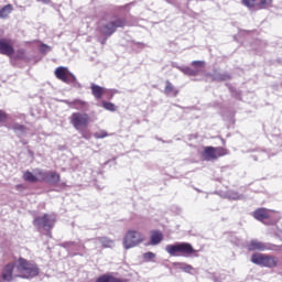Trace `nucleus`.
<instances>
[{"instance_id":"nucleus-1","label":"nucleus","mask_w":282,"mask_h":282,"mask_svg":"<svg viewBox=\"0 0 282 282\" xmlns=\"http://www.w3.org/2000/svg\"><path fill=\"white\" fill-rule=\"evenodd\" d=\"M91 122V117L87 112H73L69 117V123L78 133H80L84 140H89L91 133L89 132V123Z\"/></svg>"},{"instance_id":"nucleus-2","label":"nucleus","mask_w":282,"mask_h":282,"mask_svg":"<svg viewBox=\"0 0 282 282\" xmlns=\"http://www.w3.org/2000/svg\"><path fill=\"white\" fill-rule=\"evenodd\" d=\"M17 270L20 272V275L15 276H19L20 279H34L41 274L39 264L24 258L18 259Z\"/></svg>"},{"instance_id":"nucleus-3","label":"nucleus","mask_w":282,"mask_h":282,"mask_svg":"<svg viewBox=\"0 0 282 282\" xmlns=\"http://www.w3.org/2000/svg\"><path fill=\"white\" fill-rule=\"evenodd\" d=\"M165 251L171 257H193V254H196L197 250L193 248V245L188 242H178L175 245H167L165 247Z\"/></svg>"},{"instance_id":"nucleus-4","label":"nucleus","mask_w":282,"mask_h":282,"mask_svg":"<svg viewBox=\"0 0 282 282\" xmlns=\"http://www.w3.org/2000/svg\"><path fill=\"white\" fill-rule=\"evenodd\" d=\"M251 263L260 265V268H276L279 258L268 253L256 252L251 256Z\"/></svg>"},{"instance_id":"nucleus-5","label":"nucleus","mask_w":282,"mask_h":282,"mask_svg":"<svg viewBox=\"0 0 282 282\" xmlns=\"http://www.w3.org/2000/svg\"><path fill=\"white\" fill-rule=\"evenodd\" d=\"M252 217L253 219H257V221H261L267 226H272L276 221V212L265 207H260L252 213Z\"/></svg>"},{"instance_id":"nucleus-6","label":"nucleus","mask_w":282,"mask_h":282,"mask_svg":"<svg viewBox=\"0 0 282 282\" xmlns=\"http://www.w3.org/2000/svg\"><path fill=\"white\" fill-rule=\"evenodd\" d=\"M225 155H228V149L223 147H205L202 152V158L205 162H215V160H219Z\"/></svg>"},{"instance_id":"nucleus-7","label":"nucleus","mask_w":282,"mask_h":282,"mask_svg":"<svg viewBox=\"0 0 282 282\" xmlns=\"http://www.w3.org/2000/svg\"><path fill=\"white\" fill-rule=\"evenodd\" d=\"M144 241V236L138 230H129L123 238V246L126 250L135 248Z\"/></svg>"},{"instance_id":"nucleus-8","label":"nucleus","mask_w":282,"mask_h":282,"mask_svg":"<svg viewBox=\"0 0 282 282\" xmlns=\"http://www.w3.org/2000/svg\"><path fill=\"white\" fill-rule=\"evenodd\" d=\"M124 25H127V20L122 18H117L115 21H110L105 24L101 28V33L105 36H111L116 32V30H118V28H124Z\"/></svg>"},{"instance_id":"nucleus-9","label":"nucleus","mask_w":282,"mask_h":282,"mask_svg":"<svg viewBox=\"0 0 282 282\" xmlns=\"http://www.w3.org/2000/svg\"><path fill=\"white\" fill-rule=\"evenodd\" d=\"M54 74L57 80H62V83H66V85H69V83H76V76L65 66L57 67Z\"/></svg>"},{"instance_id":"nucleus-10","label":"nucleus","mask_w":282,"mask_h":282,"mask_svg":"<svg viewBox=\"0 0 282 282\" xmlns=\"http://www.w3.org/2000/svg\"><path fill=\"white\" fill-rule=\"evenodd\" d=\"M0 54L3 56H14V43L12 40L0 37Z\"/></svg>"},{"instance_id":"nucleus-11","label":"nucleus","mask_w":282,"mask_h":282,"mask_svg":"<svg viewBox=\"0 0 282 282\" xmlns=\"http://www.w3.org/2000/svg\"><path fill=\"white\" fill-rule=\"evenodd\" d=\"M54 219L50 217V215L44 214L41 217H36L33 221L34 226H37V228H45V229H52L54 228Z\"/></svg>"},{"instance_id":"nucleus-12","label":"nucleus","mask_w":282,"mask_h":282,"mask_svg":"<svg viewBox=\"0 0 282 282\" xmlns=\"http://www.w3.org/2000/svg\"><path fill=\"white\" fill-rule=\"evenodd\" d=\"M1 279H2L3 282L14 281V263H12V262L7 263L2 268Z\"/></svg>"},{"instance_id":"nucleus-13","label":"nucleus","mask_w":282,"mask_h":282,"mask_svg":"<svg viewBox=\"0 0 282 282\" xmlns=\"http://www.w3.org/2000/svg\"><path fill=\"white\" fill-rule=\"evenodd\" d=\"M247 250L249 252H265V243L257 239L250 240L247 245Z\"/></svg>"},{"instance_id":"nucleus-14","label":"nucleus","mask_w":282,"mask_h":282,"mask_svg":"<svg viewBox=\"0 0 282 282\" xmlns=\"http://www.w3.org/2000/svg\"><path fill=\"white\" fill-rule=\"evenodd\" d=\"M43 177V182H47V184H58L61 182V174L56 172H43L40 174Z\"/></svg>"},{"instance_id":"nucleus-15","label":"nucleus","mask_w":282,"mask_h":282,"mask_svg":"<svg viewBox=\"0 0 282 282\" xmlns=\"http://www.w3.org/2000/svg\"><path fill=\"white\" fill-rule=\"evenodd\" d=\"M43 171H39L36 175H34L32 172L26 171L23 174L24 182H30L31 184H36V182H43V175H41Z\"/></svg>"},{"instance_id":"nucleus-16","label":"nucleus","mask_w":282,"mask_h":282,"mask_svg":"<svg viewBox=\"0 0 282 282\" xmlns=\"http://www.w3.org/2000/svg\"><path fill=\"white\" fill-rule=\"evenodd\" d=\"M150 246H158L164 240V234L160 230H152L150 231Z\"/></svg>"},{"instance_id":"nucleus-17","label":"nucleus","mask_w":282,"mask_h":282,"mask_svg":"<svg viewBox=\"0 0 282 282\" xmlns=\"http://www.w3.org/2000/svg\"><path fill=\"white\" fill-rule=\"evenodd\" d=\"M164 94L166 96H174L177 97V94H180V90L175 89V86H173L172 83L169 80L165 82V88H164Z\"/></svg>"},{"instance_id":"nucleus-18","label":"nucleus","mask_w":282,"mask_h":282,"mask_svg":"<svg viewBox=\"0 0 282 282\" xmlns=\"http://www.w3.org/2000/svg\"><path fill=\"white\" fill-rule=\"evenodd\" d=\"M67 105L72 109L80 110V109H85V107H87V101H84L82 99H74L73 101H68Z\"/></svg>"},{"instance_id":"nucleus-19","label":"nucleus","mask_w":282,"mask_h":282,"mask_svg":"<svg viewBox=\"0 0 282 282\" xmlns=\"http://www.w3.org/2000/svg\"><path fill=\"white\" fill-rule=\"evenodd\" d=\"M91 94L93 96L97 99L100 100V98H102V95L105 94V88H102L101 86H98L96 84H93L91 87Z\"/></svg>"},{"instance_id":"nucleus-20","label":"nucleus","mask_w":282,"mask_h":282,"mask_svg":"<svg viewBox=\"0 0 282 282\" xmlns=\"http://www.w3.org/2000/svg\"><path fill=\"white\" fill-rule=\"evenodd\" d=\"M14 7L12 4H6L0 9V19H8L12 14Z\"/></svg>"},{"instance_id":"nucleus-21","label":"nucleus","mask_w":282,"mask_h":282,"mask_svg":"<svg viewBox=\"0 0 282 282\" xmlns=\"http://www.w3.org/2000/svg\"><path fill=\"white\" fill-rule=\"evenodd\" d=\"M97 240L101 243L102 248H111L113 246V240L107 237H99Z\"/></svg>"},{"instance_id":"nucleus-22","label":"nucleus","mask_w":282,"mask_h":282,"mask_svg":"<svg viewBox=\"0 0 282 282\" xmlns=\"http://www.w3.org/2000/svg\"><path fill=\"white\" fill-rule=\"evenodd\" d=\"M265 250H270L272 252H281L282 246L274 245V243H268V245H265Z\"/></svg>"},{"instance_id":"nucleus-23","label":"nucleus","mask_w":282,"mask_h":282,"mask_svg":"<svg viewBox=\"0 0 282 282\" xmlns=\"http://www.w3.org/2000/svg\"><path fill=\"white\" fill-rule=\"evenodd\" d=\"M101 105H102L104 109H106L107 111H116L117 110L116 105L112 102L102 101Z\"/></svg>"},{"instance_id":"nucleus-24","label":"nucleus","mask_w":282,"mask_h":282,"mask_svg":"<svg viewBox=\"0 0 282 282\" xmlns=\"http://www.w3.org/2000/svg\"><path fill=\"white\" fill-rule=\"evenodd\" d=\"M257 6L259 10H265V8L272 6V0H260V2Z\"/></svg>"},{"instance_id":"nucleus-25","label":"nucleus","mask_w":282,"mask_h":282,"mask_svg":"<svg viewBox=\"0 0 282 282\" xmlns=\"http://www.w3.org/2000/svg\"><path fill=\"white\" fill-rule=\"evenodd\" d=\"M184 74L187 76H197L199 74V69L191 68V67H185L183 69Z\"/></svg>"},{"instance_id":"nucleus-26","label":"nucleus","mask_w":282,"mask_h":282,"mask_svg":"<svg viewBox=\"0 0 282 282\" xmlns=\"http://www.w3.org/2000/svg\"><path fill=\"white\" fill-rule=\"evenodd\" d=\"M242 6L252 9L257 7V0H241Z\"/></svg>"},{"instance_id":"nucleus-27","label":"nucleus","mask_w":282,"mask_h":282,"mask_svg":"<svg viewBox=\"0 0 282 282\" xmlns=\"http://www.w3.org/2000/svg\"><path fill=\"white\" fill-rule=\"evenodd\" d=\"M95 282H111V273L100 275Z\"/></svg>"},{"instance_id":"nucleus-28","label":"nucleus","mask_w":282,"mask_h":282,"mask_svg":"<svg viewBox=\"0 0 282 282\" xmlns=\"http://www.w3.org/2000/svg\"><path fill=\"white\" fill-rule=\"evenodd\" d=\"M12 129L13 131H20V133H25V131H28V128L21 123H14Z\"/></svg>"},{"instance_id":"nucleus-29","label":"nucleus","mask_w":282,"mask_h":282,"mask_svg":"<svg viewBox=\"0 0 282 282\" xmlns=\"http://www.w3.org/2000/svg\"><path fill=\"white\" fill-rule=\"evenodd\" d=\"M94 135L97 140H102L104 138H108L109 133H107L106 130H100V131L96 132Z\"/></svg>"},{"instance_id":"nucleus-30","label":"nucleus","mask_w":282,"mask_h":282,"mask_svg":"<svg viewBox=\"0 0 282 282\" xmlns=\"http://www.w3.org/2000/svg\"><path fill=\"white\" fill-rule=\"evenodd\" d=\"M144 261H152V259H155V253L148 251L143 253Z\"/></svg>"},{"instance_id":"nucleus-31","label":"nucleus","mask_w":282,"mask_h":282,"mask_svg":"<svg viewBox=\"0 0 282 282\" xmlns=\"http://www.w3.org/2000/svg\"><path fill=\"white\" fill-rule=\"evenodd\" d=\"M8 121V113L6 111L0 109V122H7Z\"/></svg>"},{"instance_id":"nucleus-32","label":"nucleus","mask_w":282,"mask_h":282,"mask_svg":"<svg viewBox=\"0 0 282 282\" xmlns=\"http://www.w3.org/2000/svg\"><path fill=\"white\" fill-rule=\"evenodd\" d=\"M206 63H204L203 61H194L192 62V66L193 67H205Z\"/></svg>"},{"instance_id":"nucleus-33","label":"nucleus","mask_w":282,"mask_h":282,"mask_svg":"<svg viewBox=\"0 0 282 282\" xmlns=\"http://www.w3.org/2000/svg\"><path fill=\"white\" fill-rule=\"evenodd\" d=\"M110 282H128V280L127 279L116 278L112 274H110Z\"/></svg>"},{"instance_id":"nucleus-34","label":"nucleus","mask_w":282,"mask_h":282,"mask_svg":"<svg viewBox=\"0 0 282 282\" xmlns=\"http://www.w3.org/2000/svg\"><path fill=\"white\" fill-rule=\"evenodd\" d=\"M182 270H184V272H193V265L191 264H185Z\"/></svg>"},{"instance_id":"nucleus-35","label":"nucleus","mask_w":282,"mask_h":282,"mask_svg":"<svg viewBox=\"0 0 282 282\" xmlns=\"http://www.w3.org/2000/svg\"><path fill=\"white\" fill-rule=\"evenodd\" d=\"M47 51H50V46H47V44H42L41 52H47Z\"/></svg>"},{"instance_id":"nucleus-36","label":"nucleus","mask_w":282,"mask_h":282,"mask_svg":"<svg viewBox=\"0 0 282 282\" xmlns=\"http://www.w3.org/2000/svg\"><path fill=\"white\" fill-rule=\"evenodd\" d=\"M42 1V3H45L46 6H50V3H52V0H40Z\"/></svg>"},{"instance_id":"nucleus-37","label":"nucleus","mask_w":282,"mask_h":282,"mask_svg":"<svg viewBox=\"0 0 282 282\" xmlns=\"http://www.w3.org/2000/svg\"><path fill=\"white\" fill-rule=\"evenodd\" d=\"M19 52V54H21L22 56L25 54V51H23V50H20V51H18Z\"/></svg>"},{"instance_id":"nucleus-38","label":"nucleus","mask_w":282,"mask_h":282,"mask_svg":"<svg viewBox=\"0 0 282 282\" xmlns=\"http://www.w3.org/2000/svg\"><path fill=\"white\" fill-rule=\"evenodd\" d=\"M17 188H23V185H17Z\"/></svg>"}]
</instances>
